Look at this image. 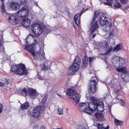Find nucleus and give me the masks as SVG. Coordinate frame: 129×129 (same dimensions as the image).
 Instances as JSON below:
<instances>
[{"instance_id": "1", "label": "nucleus", "mask_w": 129, "mask_h": 129, "mask_svg": "<svg viewBox=\"0 0 129 129\" xmlns=\"http://www.w3.org/2000/svg\"><path fill=\"white\" fill-rule=\"evenodd\" d=\"M47 98V95H46L44 97V98L41 103V104L42 106H39L33 109V110L30 113L31 116H33L36 118H38L39 117L40 114V110L41 111H44L45 108L44 105L46 103V101Z\"/></svg>"}, {"instance_id": "2", "label": "nucleus", "mask_w": 129, "mask_h": 129, "mask_svg": "<svg viewBox=\"0 0 129 129\" xmlns=\"http://www.w3.org/2000/svg\"><path fill=\"white\" fill-rule=\"evenodd\" d=\"M25 66L23 64H18L17 65H13L11 68V70L13 72H14L16 74L20 75H26L27 72L25 70Z\"/></svg>"}, {"instance_id": "3", "label": "nucleus", "mask_w": 129, "mask_h": 129, "mask_svg": "<svg viewBox=\"0 0 129 129\" xmlns=\"http://www.w3.org/2000/svg\"><path fill=\"white\" fill-rule=\"evenodd\" d=\"M24 49L28 52H30L35 59H37L38 60H41L44 58V55L43 54L35 51V48L32 45H26L25 46Z\"/></svg>"}, {"instance_id": "4", "label": "nucleus", "mask_w": 129, "mask_h": 129, "mask_svg": "<svg viewBox=\"0 0 129 129\" xmlns=\"http://www.w3.org/2000/svg\"><path fill=\"white\" fill-rule=\"evenodd\" d=\"M98 82V79L96 77H92L88 87V91L89 93H93L96 91L97 89L96 86Z\"/></svg>"}, {"instance_id": "5", "label": "nucleus", "mask_w": 129, "mask_h": 129, "mask_svg": "<svg viewBox=\"0 0 129 129\" xmlns=\"http://www.w3.org/2000/svg\"><path fill=\"white\" fill-rule=\"evenodd\" d=\"M111 62L116 67H121L125 63L124 59L120 57L114 56L111 60Z\"/></svg>"}, {"instance_id": "6", "label": "nucleus", "mask_w": 129, "mask_h": 129, "mask_svg": "<svg viewBox=\"0 0 129 129\" xmlns=\"http://www.w3.org/2000/svg\"><path fill=\"white\" fill-rule=\"evenodd\" d=\"M43 26L38 23L33 24L31 26V29L33 32L37 36L41 34L43 32Z\"/></svg>"}, {"instance_id": "7", "label": "nucleus", "mask_w": 129, "mask_h": 129, "mask_svg": "<svg viewBox=\"0 0 129 129\" xmlns=\"http://www.w3.org/2000/svg\"><path fill=\"white\" fill-rule=\"evenodd\" d=\"M67 93L71 99L74 100L76 103H78L79 102L80 98L79 95L76 91L71 89H69L67 91Z\"/></svg>"}, {"instance_id": "8", "label": "nucleus", "mask_w": 129, "mask_h": 129, "mask_svg": "<svg viewBox=\"0 0 129 129\" xmlns=\"http://www.w3.org/2000/svg\"><path fill=\"white\" fill-rule=\"evenodd\" d=\"M7 14L6 15H4L3 13H2L3 16H5L8 15L9 17L8 18V22L11 24L15 25L17 24L18 22V20L16 16H15L13 14H8L6 12Z\"/></svg>"}, {"instance_id": "9", "label": "nucleus", "mask_w": 129, "mask_h": 129, "mask_svg": "<svg viewBox=\"0 0 129 129\" xmlns=\"http://www.w3.org/2000/svg\"><path fill=\"white\" fill-rule=\"evenodd\" d=\"M95 20V17H93L91 22V26L89 30L91 34L96 31L99 27L98 21H96L94 22Z\"/></svg>"}, {"instance_id": "10", "label": "nucleus", "mask_w": 129, "mask_h": 129, "mask_svg": "<svg viewBox=\"0 0 129 129\" xmlns=\"http://www.w3.org/2000/svg\"><path fill=\"white\" fill-rule=\"evenodd\" d=\"M17 15L22 17H26L29 13V11L24 7L21 8L17 11Z\"/></svg>"}, {"instance_id": "11", "label": "nucleus", "mask_w": 129, "mask_h": 129, "mask_svg": "<svg viewBox=\"0 0 129 129\" xmlns=\"http://www.w3.org/2000/svg\"><path fill=\"white\" fill-rule=\"evenodd\" d=\"M78 70L79 68L72 64L68 69V74L69 75H71L75 73Z\"/></svg>"}, {"instance_id": "12", "label": "nucleus", "mask_w": 129, "mask_h": 129, "mask_svg": "<svg viewBox=\"0 0 129 129\" xmlns=\"http://www.w3.org/2000/svg\"><path fill=\"white\" fill-rule=\"evenodd\" d=\"M96 110L98 112H102L104 110V105L102 102H98L96 103Z\"/></svg>"}, {"instance_id": "13", "label": "nucleus", "mask_w": 129, "mask_h": 129, "mask_svg": "<svg viewBox=\"0 0 129 129\" xmlns=\"http://www.w3.org/2000/svg\"><path fill=\"white\" fill-rule=\"evenodd\" d=\"M107 18L106 17L102 16L99 18V21L100 24L101 25H106L109 23L108 21L107 20Z\"/></svg>"}, {"instance_id": "14", "label": "nucleus", "mask_w": 129, "mask_h": 129, "mask_svg": "<svg viewBox=\"0 0 129 129\" xmlns=\"http://www.w3.org/2000/svg\"><path fill=\"white\" fill-rule=\"evenodd\" d=\"M81 59L79 58V57L77 56L76 57L73 62V63L72 64L74 65L78 68H79L80 67V64L81 63Z\"/></svg>"}, {"instance_id": "15", "label": "nucleus", "mask_w": 129, "mask_h": 129, "mask_svg": "<svg viewBox=\"0 0 129 129\" xmlns=\"http://www.w3.org/2000/svg\"><path fill=\"white\" fill-rule=\"evenodd\" d=\"M27 94L31 97H35L36 95V90L31 88H28L27 89Z\"/></svg>"}, {"instance_id": "16", "label": "nucleus", "mask_w": 129, "mask_h": 129, "mask_svg": "<svg viewBox=\"0 0 129 129\" xmlns=\"http://www.w3.org/2000/svg\"><path fill=\"white\" fill-rule=\"evenodd\" d=\"M21 23L22 25L25 27H28L30 24V20L27 18L23 19Z\"/></svg>"}, {"instance_id": "17", "label": "nucleus", "mask_w": 129, "mask_h": 129, "mask_svg": "<svg viewBox=\"0 0 129 129\" xmlns=\"http://www.w3.org/2000/svg\"><path fill=\"white\" fill-rule=\"evenodd\" d=\"M81 14H77L74 16V21L75 24L77 26L80 24Z\"/></svg>"}, {"instance_id": "18", "label": "nucleus", "mask_w": 129, "mask_h": 129, "mask_svg": "<svg viewBox=\"0 0 129 129\" xmlns=\"http://www.w3.org/2000/svg\"><path fill=\"white\" fill-rule=\"evenodd\" d=\"M98 120L102 121L104 120V118L102 113H96L94 115Z\"/></svg>"}, {"instance_id": "19", "label": "nucleus", "mask_w": 129, "mask_h": 129, "mask_svg": "<svg viewBox=\"0 0 129 129\" xmlns=\"http://www.w3.org/2000/svg\"><path fill=\"white\" fill-rule=\"evenodd\" d=\"M121 77L124 82H127L129 81V74L126 72L122 73Z\"/></svg>"}, {"instance_id": "20", "label": "nucleus", "mask_w": 129, "mask_h": 129, "mask_svg": "<svg viewBox=\"0 0 129 129\" xmlns=\"http://www.w3.org/2000/svg\"><path fill=\"white\" fill-rule=\"evenodd\" d=\"M11 7L14 10L18 9L20 7V5L18 3L12 2L10 5Z\"/></svg>"}, {"instance_id": "21", "label": "nucleus", "mask_w": 129, "mask_h": 129, "mask_svg": "<svg viewBox=\"0 0 129 129\" xmlns=\"http://www.w3.org/2000/svg\"><path fill=\"white\" fill-rule=\"evenodd\" d=\"M97 102H90L89 104L88 103L87 105H88V107L91 110H93L94 112V110H96V103Z\"/></svg>"}, {"instance_id": "22", "label": "nucleus", "mask_w": 129, "mask_h": 129, "mask_svg": "<svg viewBox=\"0 0 129 129\" xmlns=\"http://www.w3.org/2000/svg\"><path fill=\"white\" fill-rule=\"evenodd\" d=\"M1 2V3L2 4V5L1 7V11L2 13L4 15H6L7 13L6 12V11L5 9V5H4V3H3L4 1L5 0H0Z\"/></svg>"}, {"instance_id": "23", "label": "nucleus", "mask_w": 129, "mask_h": 129, "mask_svg": "<svg viewBox=\"0 0 129 129\" xmlns=\"http://www.w3.org/2000/svg\"><path fill=\"white\" fill-rule=\"evenodd\" d=\"M42 30L43 32L42 33L44 34L45 36L47 35L48 33L50 31V30L46 26H43Z\"/></svg>"}, {"instance_id": "24", "label": "nucleus", "mask_w": 129, "mask_h": 129, "mask_svg": "<svg viewBox=\"0 0 129 129\" xmlns=\"http://www.w3.org/2000/svg\"><path fill=\"white\" fill-rule=\"evenodd\" d=\"M84 112L89 114H92L93 112L88 106L85 107L84 110Z\"/></svg>"}, {"instance_id": "25", "label": "nucleus", "mask_w": 129, "mask_h": 129, "mask_svg": "<svg viewBox=\"0 0 129 129\" xmlns=\"http://www.w3.org/2000/svg\"><path fill=\"white\" fill-rule=\"evenodd\" d=\"M97 125L98 129H109V127L108 125L107 127H105L103 123H97Z\"/></svg>"}, {"instance_id": "26", "label": "nucleus", "mask_w": 129, "mask_h": 129, "mask_svg": "<svg viewBox=\"0 0 129 129\" xmlns=\"http://www.w3.org/2000/svg\"><path fill=\"white\" fill-rule=\"evenodd\" d=\"M122 47V46L121 44H117L114 47L113 49V51H116L117 52L121 50Z\"/></svg>"}, {"instance_id": "27", "label": "nucleus", "mask_w": 129, "mask_h": 129, "mask_svg": "<svg viewBox=\"0 0 129 129\" xmlns=\"http://www.w3.org/2000/svg\"><path fill=\"white\" fill-rule=\"evenodd\" d=\"M29 104L27 102H26L23 104H22L20 108L22 109H26L29 107Z\"/></svg>"}, {"instance_id": "28", "label": "nucleus", "mask_w": 129, "mask_h": 129, "mask_svg": "<svg viewBox=\"0 0 129 129\" xmlns=\"http://www.w3.org/2000/svg\"><path fill=\"white\" fill-rule=\"evenodd\" d=\"M114 122L116 126L122 125L123 121L118 120L116 119H114Z\"/></svg>"}, {"instance_id": "29", "label": "nucleus", "mask_w": 129, "mask_h": 129, "mask_svg": "<svg viewBox=\"0 0 129 129\" xmlns=\"http://www.w3.org/2000/svg\"><path fill=\"white\" fill-rule=\"evenodd\" d=\"M116 70L119 72L122 73H126V68L125 67L120 68H117L116 69Z\"/></svg>"}, {"instance_id": "30", "label": "nucleus", "mask_w": 129, "mask_h": 129, "mask_svg": "<svg viewBox=\"0 0 129 129\" xmlns=\"http://www.w3.org/2000/svg\"><path fill=\"white\" fill-rule=\"evenodd\" d=\"M114 9H117L120 8L121 6V5L119 2H116L114 4Z\"/></svg>"}, {"instance_id": "31", "label": "nucleus", "mask_w": 129, "mask_h": 129, "mask_svg": "<svg viewBox=\"0 0 129 129\" xmlns=\"http://www.w3.org/2000/svg\"><path fill=\"white\" fill-rule=\"evenodd\" d=\"M27 91L26 89L25 88H22L21 90V94L25 96L27 95Z\"/></svg>"}, {"instance_id": "32", "label": "nucleus", "mask_w": 129, "mask_h": 129, "mask_svg": "<svg viewBox=\"0 0 129 129\" xmlns=\"http://www.w3.org/2000/svg\"><path fill=\"white\" fill-rule=\"evenodd\" d=\"M108 2L104 3V5L111 6H112L113 0H106Z\"/></svg>"}, {"instance_id": "33", "label": "nucleus", "mask_w": 129, "mask_h": 129, "mask_svg": "<svg viewBox=\"0 0 129 129\" xmlns=\"http://www.w3.org/2000/svg\"><path fill=\"white\" fill-rule=\"evenodd\" d=\"M41 69L42 70H47L48 69V66H46L45 64H43L41 66Z\"/></svg>"}, {"instance_id": "34", "label": "nucleus", "mask_w": 129, "mask_h": 129, "mask_svg": "<svg viewBox=\"0 0 129 129\" xmlns=\"http://www.w3.org/2000/svg\"><path fill=\"white\" fill-rule=\"evenodd\" d=\"M102 46L104 48H106L108 46V43L105 41H103L102 43Z\"/></svg>"}, {"instance_id": "35", "label": "nucleus", "mask_w": 129, "mask_h": 129, "mask_svg": "<svg viewBox=\"0 0 129 129\" xmlns=\"http://www.w3.org/2000/svg\"><path fill=\"white\" fill-rule=\"evenodd\" d=\"M88 60L87 57L85 56H84L83 57V59H82V63H88Z\"/></svg>"}, {"instance_id": "36", "label": "nucleus", "mask_w": 129, "mask_h": 129, "mask_svg": "<svg viewBox=\"0 0 129 129\" xmlns=\"http://www.w3.org/2000/svg\"><path fill=\"white\" fill-rule=\"evenodd\" d=\"M88 103H86L85 102L82 103H80L79 105L81 107H86V104L87 105Z\"/></svg>"}, {"instance_id": "37", "label": "nucleus", "mask_w": 129, "mask_h": 129, "mask_svg": "<svg viewBox=\"0 0 129 129\" xmlns=\"http://www.w3.org/2000/svg\"><path fill=\"white\" fill-rule=\"evenodd\" d=\"M117 88L116 89V92H118V91H121L122 87L120 85H118L117 87Z\"/></svg>"}, {"instance_id": "38", "label": "nucleus", "mask_w": 129, "mask_h": 129, "mask_svg": "<svg viewBox=\"0 0 129 129\" xmlns=\"http://www.w3.org/2000/svg\"><path fill=\"white\" fill-rule=\"evenodd\" d=\"M100 13L98 11H95L94 13V17H95V18L96 17H97L99 16V15L100 14Z\"/></svg>"}, {"instance_id": "39", "label": "nucleus", "mask_w": 129, "mask_h": 129, "mask_svg": "<svg viewBox=\"0 0 129 129\" xmlns=\"http://www.w3.org/2000/svg\"><path fill=\"white\" fill-rule=\"evenodd\" d=\"M57 113L59 114H62L63 113L62 108H59L57 111Z\"/></svg>"}, {"instance_id": "40", "label": "nucleus", "mask_w": 129, "mask_h": 129, "mask_svg": "<svg viewBox=\"0 0 129 129\" xmlns=\"http://www.w3.org/2000/svg\"><path fill=\"white\" fill-rule=\"evenodd\" d=\"M90 100L92 101V102H97L98 101H97V99L95 98L94 96H92L90 98Z\"/></svg>"}, {"instance_id": "41", "label": "nucleus", "mask_w": 129, "mask_h": 129, "mask_svg": "<svg viewBox=\"0 0 129 129\" xmlns=\"http://www.w3.org/2000/svg\"><path fill=\"white\" fill-rule=\"evenodd\" d=\"M121 3L122 5L125 4H126L128 2V0H119Z\"/></svg>"}, {"instance_id": "42", "label": "nucleus", "mask_w": 129, "mask_h": 129, "mask_svg": "<svg viewBox=\"0 0 129 129\" xmlns=\"http://www.w3.org/2000/svg\"><path fill=\"white\" fill-rule=\"evenodd\" d=\"M110 29L111 28H110L109 26H106V27L104 29V30L105 31H109Z\"/></svg>"}, {"instance_id": "43", "label": "nucleus", "mask_w": 129, "mask_h": 129, "mask_svg": "<svg viewBox=\"0 0 129 129\" xmlns=\"http://www.w3.org/2000/svg\"><path fill=\"white\" fill-rule=\"evenodd\" d=\"M87 65L88 63H82L81 65L82 68L83 69H85L87 66Z\"/></svg>"}, {"instance_id": "44", "label": "nucleus", "mask_w": 129, "mask_h": 129, "mask_svg": "<svg viewBox=\"0 0 129 129\" xmlns=\"http://www.w3.org/2000/svg\"><path fill=\"white\" fill-rule=\"evenodd\" d=\"M95 58L94 57H89V61L90 63L94 61V59H95Z\"/></svg>"}, {"instance_id": "45", "label": "nucleus", "mask_w": 129, "mask_h": 129, "mask_svg": "<svg viewBox=\"0 0 129 129\" xmlns=\"http://www.w3.org/2000/svg\"><path fill=\"white\" fill-rule=\"evenodd\" d=\"M112 51V49L111 48L109 49L107 51V52L106 53H104V54H103V55H107L109 53L111 52Z\"/></svg>"}, {"instance_id": "46", "label": "nucleus", "mask_w": 129, "mask_h": 129, "mask_svg": "<svg viewBox=\"0 0 129 129\" xmlns=\"http://www.w3.org/2000/svg\"><path fill=\"white\" fill-rule=\"evenodd\" d=\"M4 49V48L3 47H1L0 48V51L2 53H3L5 52Z\"/></svg>"}, {"instance_id": "47", "label": "nucleus", "mask_w": 129, "mask_h": 129, "mask_svg": "<svg viewBox=\"0 0 129 129\" xmlns=\"http://www.w3.org/2000/svg\"><path fill=\"white\" fill-rule=\"evenodd\" d=\"M3 106V105L1 103H0V113H1L2 111Z\"/></svg>"}, {"instance_id": "48", "label": "nucleus", "mask_w": 129, "mask_h": 129, "mask_svg": "<svg viewBox=\"0 0 129 129\" xmlns=\"http://www.w3.org/2000/svg\"><path fill=\"white\" fill-rule=\"evenodd\" d=\"M87 9H85L84 8L83 9H82V10L81 13L80 14H81V15L82 13H83L85 11L87 10Z\"/></svg>"}, {"instance_id": "49", "label": "nucleus", "mask_w": 129, "mask_h": 129, "mask_svg": "<svg viewBox=\"0 0 129 129\" xmlns=\"http://www.w3.org/2000/svg\"><path fill=\"white\" fill-rule=\"evenodd\" d=\"M87 9H85L84 8L83 9H82V10L81 13L80 14H81V15L82 13H83L85 11L87 10Z\"/></svg>"}, {"instance_id": "50", "label": "nucleus", "mask_w": 129, "mask_h": 129, "mask_svg": "<svg viewBox=\"0 0 129 129\" xmlns=\"http://www.w3.org/2000/svg\"><path fill=\"white\" fill-rule=\"evenodd\" d=\"M87 9H85L84 8L83 9H82V10L81 13L80 14H81V15L82 13H83L85 11L87 10Z\"/></svg>"}, {"instance_id": "51", "label": "nucleus", "mask_w": 129, "mask_h": 129, "mask_svg": "<svg viewBox=\"0 0 129 129\" xmlns=\"http://www.w3.org/2000/svg\"><path fill=\"white\" fill-rule=\"evenodd\" d=\"M87 9H85L84 8L83 9H82V10L81 13L80 14H81V15L82 13H83L85 11L87 10Z\"/></svg>"}, {"instance_id": "52", "label": "nucleus", "mask_w": 129, "mask_h": 129, "mask_svg": "<svg viewBox=\"0 0 129 129\" xmlns=\"http://www.w3.org/2000/svg\"><path fill=\"white\" fill-rule=\"evenodd\" d=\"M21 3L22 4H23L24 5H25L26 4L24 0H21Z\"/></svg>"}, {"instance_id": "53", "label": "nucleus", "mask_w": 129, "mask_h": 129, "mask_svg": "<svg viewBox=\"0 0 129 129\" xmlns=\"http://www.w3.org/2000/svg\"><path fill=\"white\" fill-rule=\"evenodd\" d=\"M37 78L38 79L41 80H42L43 79V78L39 75H38Z\"/></svg>"}, {"instance_id": "54", "label": "nucleus", "mask_w": 129, "mask_h": 129, "mask_svg": "<svg viewBox=\"0 0 129 129\" xmlns=\"http://www.w3.org/2000/svg\"><path fill=\"white\" fill-rule=\"evenodd\" d=\"M39 126L38 125H37L35 126L33 128V129H38Z\"/></svg>"}, {"instance_id": "55", "label": "nucleus", "mask_w": 129, "mask_h": 129, "mask_svg": "<svg viewBox=\"0 0 129 129\" xmlns=\"http://www.w3.org/2000/svg\"><path fill=\"white\" fill-rule=\"evenodd\" d=\"M29 36H27V38H26V39H27L29 37H31L33 38V37H34V35H32V34H29Z\"/></svg>"}, {"instance_id": "56", "label": "nucleus", "mask_w": 129, "mask_h": 129, "mask_svg": "<svg viewBox=\"0 0 129 129\" xmlns=\"http://www.w3.org/2000/svg\"><path fill=\"white\" fill-rule=\"evenodd\" d=\"M112 23L111 22H110L109 23V25L107 26H109L110 28L112 26Z\"/></svg>"}, {"instance_id": "57", "label": "nucleus", "mask_w": 129, "mask_h": 129, "mask_svg": "<svg viewBox=\"0 0 129 129\" xmlns=\"http://www.w3.org/2000/svg\"><path fill=\"white\" fill-rule=\"evenodd\" d=\"M4 84L3 83L0 82V86H4Z\"/></svg>"}, {"instance_id": "58", "label": "nucleus", "mask_w": 129, "mask_h": 129, "mask_svg": "<svg viewBox=\"0 0 129 129\" xmlns=\"http://www.w3.org/2000/svg\"><path fill=\"white\" fill-rule=\"evenodd\" d=\"M5 82L6 84H8V80L6 79H5Z\"/></svg>"}, {"instance_id": "59", "label": "nucleus", "mask_w": 129, "mask_h": 129, "mask_svg": "<svg viewBox=\"0 0 129 129\" xmlns=\"http://www.w3.org/2000/svg\"><path fill=\"white\" fill-rule=\"evenodd\" d=\"M45 127L44 126H41L40 129H45Z\"/></svg>"}, {"instance_id": "60", "label": "nucleus", "mask_w": 129, "mask_h": 129, "mask_svg": "<svg viewBox=\"0 0 129 129\" xmlns=\"http://www.w3.org/2000/svg\"><path fill=\"white\" fill-rule=\"evenodd\" d=\"M120 101L121 102H122V103L124 104V103H125V101L123 100H120Z\"/></svg>"}, {"instance_id": "61", "label": "nucleus", "mask_w": 129, "mask_h": 129, "mask_svg": "<svg viewBox=\"0 0 129 129\" xmlns=\"http://www.w3.org/2000/svg\"><path fill=\"white\" fill-rule=\"evenodd\" d=\"M35 5L36 6H38V7L39 8H40V7L39 6V5H38V4H37V3H36L35 4Z\"/></svg>"}, {"instance_id": "62", "label": "nucleus", "mask_w": 129, "mask_h": 129, "mask_svg": "<svg viewBox=\"0 0 129 129\" xmlns=\"http://www.w3.org/2000/svg\"><path fill=\"white\" fill-rule=\"evenodd\" d=\"M37 39H35L34 40V44H36L37 42Z\"/></svg>"}, {"instance_id": "63", "label": "nucleus", "mask_w": 129, "mask_h": 129, "mask_svg": "<svg viewBox=\"0 0 129 129\" xmlns=\"http://www.w3.org/2000/svg\"><path fill=\"white\" fill-rule=\"evenodd\" d=\"M79 129H86V128L85 127H83L81 126V127H80L79 128Z\"/></svg>"}, {"instance_id": "64", "label": "nucleus", "mask_w": 129, "mask_h": 129, "mask_svg": "<svg viewBox=\"0 0 129 129\" xmlns=\"http://www.w3.org/2000/svg\"><path fill=\"white\" fill-rule=\"evenodd\" d=\"M120 105H121L122 106H124V103H120Z\"/></svg>"}]
</instances>
